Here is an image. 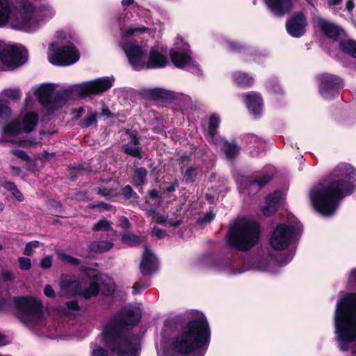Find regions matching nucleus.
Listing matches in <instances>:
<instances>
[{
    "instance_id": "4d7b16f0",
    "label": "nucleus",
    "mask_w": 356,
    "mask_h": 356,
    "mask_svg": "<svg viewBox=\"0 0 356 356\" xmlns=\"http://www.w3.org/2000/svg\"><path fill=\"white\" fill-rule=\"evenodd\" d=\"M97 193L106 198H110L113 195V191L112 189L105 187H99L97 189Z\"/></svg>"
},
{
    "instance_id": "aec40b11",
    "label": "nucleus",
    "mask_w": 356,
    "mask_h": 356,
    "mask_svg": "<svg viewBox=\"0 0 356 356\" xmlns=\"http://www.w3.org/2000/svg\"><path fill=\"white\" fill-rule=\"evenodd\" d=\"M244 97L249 111L256 117L259 116L264 104L261 95L257 92H252L245 95Z\"/></svg>"
},
{
    "instance_id": "680f3d73",
    "label": "nucleus",
    "mask_w": 356,
    "mask_h": 356,
    "mask_svg": "<svg viewBox=\"0 0 356 356\" xmlns=\"http://www.w3.org/2000/svg\"><path fill=\"white\" fill-rule=\"evenodd\" d=\"M243 138L247 144L252 143H257L259 140L258 136L252 134H248L245 135Z\"/></svg>"
},
{
    "instance_id": "49530a36",
    "label": "nucleus",
    "mask_w": 356,
    "mask_h": 356,
    "mask_svg": "<svg viewBox=\"0 0 356 356\" xmlns=\"http://www.w3.org/2000/svg\"><path fill=\"white\" fill-rule=\"evenodd\" d=\"M4 95L13 101H17L21 97V92L19 89L10 88L4 90Z\"/></svg>"
},
{
    "instance_id": "bf43d9fd",
    "label": "nucleus",
    "mask_w": 356,
    "mask_h": 356,
    "mask_svg": "<svg viewBox=\"0 0 356 356\" xmlns=\"http://www.w3.org/2000/svg\"><path fill=\"white\" fill-rule=\"evenodd\" d=\"M149 286V284H141L138 282L134 283L133 286V291L132 293L134 295L138 294L140 292L142 289H147Z\"/></svg>"
},
{
    "instance_id": "6e6d98bb",
    "label": "nucleus",
    "mask_w": 356,
    "mask_h": 356,
    "mask_svg": "<svg viewBox=\"0 0 356 356\" xmlns=\"http://www.w3.org/2000/svg\"><path fill=\"white\" fill-rule=\"evenodd\" d=\"M186 66H188V70L193 74H196L197 75L202 74V70L200 69V67L199 65H197L195 62H194L193 60L192 61L188 63Z\"/></svg>"
},
{
    "instance_id": "cd10ccee",
    "label": "nucleus",
    "mask_w": 356,
    "mask_h": 356,
    "mask_svg": "<svg viewBox=\"0 0 356 356\" xmlns=\"http://www.w3.org/2000/svg\"><path fill=\"white\" fill-rule=\"evenodd\" d=\"M75 288L81 291L76 293V294H79L86 300H89L92 297H96L100 292V286L97 280H91L87 288L81 289L80 286H76Z\"/></svg>"
},
{
    "instance_id": "473e14b6",
    "label": "nucleus",
    "mask_w": 356,
    "mask_h": 356,
    "mask_svg": "<svg viewBox=\"0 0 356 356\" xmlns=\"http://www.w3.org/2000/svg\"><path fill=\"white\" fill-rule=\"evenodd\" d=\"M272 180V177L268 174L254 173L251 179L249 180L250 186L257 185L259 189L268 184Z\"/></svg>"
},
{
    "instance_id": "7ed1b4c3",
    "label": "nucleus",
    "mask_w": 356,
    "mask_h": 356,
    "mask_svg": "<svg viewBox=\"0 0 356 356\" xmlns=\"http://www.w3.org/2000/svg\"><path fill=\"white\" fill-rule=\"evenodd\" d=\"M334 327L339 349L348 351L350 345L356 342V293H348L338 302Z\"/></svg>"
},
{
    "instance_id": "37998d69",
    "label": "nucleus",
    "mask_w": 356,
    "mask_h": 356,
    "mask_svg": "<svg viewBox=\"0 0 356 356\" xmlns=\"http://www.w3.org/2000/svg\"><path fill=\"white\" fill-rule=\"evenodd\" d=\"M81 271L86 276H87L88 278L91 279L92 280L97 281V280L99 278V275H102V273H99L97 270L90 268V267H86V266L81 267Z\"/></svg>"
},
{
    "instance_id": "9b49d317",
    "label": "nucleus",
    "mask_w": 356,
    "mask_h": 356,
    "mask_svg": "<svg viewBox=\"0 0 356 356\" xmlns=\"http://www.w3.org/2000/svg\"><path fill=\"white\" fill-rule=\"evenodd\" d=\"M79 58V52L74 44L68 42L66 44L54 49L49 60L56 66H68L77 62Z\"/></svg>"
},
{
    "instance_id": "69168bd1",
    "label": "nucleus",
    "mask_w": 356,
    "mask_h": 356,
    "mask_svg": "<svg viewBox=\"0 0 356 356\" xmlns=\"http://www.w3.org/2000/svg\"><path fill=\"white\" fill-rule=\"evenodd\" d=\"M179 186V182L177 179L174 182L171 183L170 185L167 186L164 189V193H170L175 191L176 188Z\"/></svg>"
},
{
    "instance_id": "58836bf2",
    "label": "nucleus",
    "mask_w": 356,
    "mask_h": 356,
    "mask_svg": "<svg viewBox=\"0 0 356 356\" xmlns=\"http://www.w3.org/2000/svg\"><path fill=\"white\" fill-rule=\"evenodd\" d=\"M123 152L125 154L132 156L138 159H142L143 158V154L142 148L140 146L130 145L126 144L122 146Z\"/></svg>"
},
{
    "instance_id": "e433bc0d",
    "label": "nucleus",
    "mask_w": 356,
    "mask_h": 356,
    "mask_svg": "<svg viewBox=\"0 0 356 356\" xmlns=\"http://www.w3.org/2000/svg\"><path fill=\"white\" fill-rule=\"evenodd\" d=\"M147 175V170L145 168H136L132 178L133 184L137 187L143 186L146 182Z\"/></svg>"
},
{
    "instance_id": "1a4fd4ad",
    "label": "nucleus",
    "mask_w": 356,
    "mask_h": 356,
    "mask_svg": "<svg viewBox=\"0 0 356 356\" xmlns=\"http://www.w3.org/2000/svg\"><path fill=\"white\" fill-rule=\"evenodd\" d=\"M114 79L108 76L97 78L80 83L76 89V94L81 99L104 93L113 86Z\"/></svg>"
},
{
    "instance_id": "20e7f679",
    "label": "nucleus",
    "mask_w": 356,
    "mask_h": 356,
    "mask_svg": "<svg viewBox=\"0 0 356 356\" xmlns=\"http://www.w3.org/2000/svg\"><path fill=\"white\" fill-rule=\"evenodd\" d=\"M354 188V184L349 181L334 179L326 186L311 191L310 199L313 207L321 215L330 216L336 212L340 200L351 195Z\"/></svg>"
},
{
    "instance_id": "a878e982",
    "label": "nucleus",
    "mask_w": 356,
    "mask_h": 356,
    "mask_svg": "<svg viewBox=\"0 0 356 356\" xmlns=\"http://www.w3.org/2000/svg\"><path fill=\"white\" fill-rule=\"evenodd\" d=\"M144 95L152 100H168L173 97L170 91L160 88L145 90Z\"/></svg>"
},
{
    "instance_id": "bb28decb",
    "label": "nucleus",
    "mask_w": 356,
    "mask_h": 356,
    "mask_svg": "<svg viewBox=\"0 0 356 356\" xmlns=\"http://www.w3.org/2000/svg\"><path fill=\"white\" fill-rule=\"evenodd\" d=\"M241 147L237 145L236 140L231 142L224 140V144L221 147V151L225 154L228 160L235 159L240 153Z\"/></svg>"
},
{
    "instance_id": "2eb2a0df",
    "label": "nucleus",
    "mask_w": 356,
    "mask_h": 356,
    "mask_svg": "<svg viewBox=\"0 0 356 356\" xmlns=\"http://www.w3.org/2000/svg\"><path fill=\"white\" fill-rule=\"evenodd\" d=\"M296 1V0H265L270 12L278 17L289 14L293 10Z\"/></svg>"
},
{
    "instance_id": "a19ab883",
    "label": "nucleus",
    "mask_w": 356,
    "mask_h": 356,
    "mask_svg": "<svg viewBox=\"0 0 356 356\" xmlns=\"http://www.w3.org/2000/svg\"><path fill=\"white\" fill-rule=\"evenodd\" d=\"M97 124V113L90 112L84 119L79 122V125L81 128H88L92 125L95 127Z\"/></svg>"
},
{
    "instance_id": "9d476101",
    "label": "nucleus",
    "mask_w": 356,
    "mask_h": 356,
    "mask_svg": "<svg viewBox=\"0 0 356 356\" xmlns=\"http://www.w3.org/2000/svg\"><path fill=\"white\" fill-rule=\"evenodd\" d=\"M318 81L319 94L327 100L338 97L344 86L343 80L332 74H321L318 76Z\"/></svg>"
},
{
    "instance_id": "f3484780",
    "label": "nucleus",
    "mask_w": 356,
    "mask_h": 356,
    "mask_svg": "<svg viewBox=\"0 0 356 356\" xmlns=\"http://www.w3.org/2000/svg\"><path fill=\"white\" fill-rule=\"evenodd\" d=\"M282 195L281 191H275L268 195L265 199L266 205L261 208L265 216L275 214L282 205Z\"/></svg>"
},
{
    "instance_id": "393cba45",
    "label": "nucleus",
    "mask_w": 356,
    "mask_h": 356,
    "mask_svg": "<svg viewBox=\"0 0 356 356\" xmlns=\"http://www.w3.org/2000/svg\"><path fill=\"white\" fill-rule=\"evenodd\" d=\"M232 78L235 84L240 88H250L254 82L253 76L242 71L234 72L232 74Z\"/></svg>"
},
{
    "instance_id": "b1692460",
    "label": "nucleus",
    "mask_w": 356,
    "mask_h": 356,
    "mask_svg": "<svg viewBox=\"0 0 356 356\" xmlns=\"http://www.w3.org/2000/svg\"><path fill=\"white\" fill-rule=\"evenodd\" d=\"M170 56L172 64L176 67L180 69L184 68L192 61V58L190 55L173 49L170 51Z\"/></svg>"
},
{
    "instance_id": "8fccbe9b",
    "label": "nucleus",
    "mask_w": 356,
    "mask_h": 356,
    "mask_svg": "<svg viewBox=\"0 0 356 356\" xmlns=\"http://www.w3.org/2000/svg\"><path fill=\"white\" fill-rule=\"evenodd\" d=\"M215 218V214L212 211L207 212L202 217L197 219V223L199 225H205L210 223Z\"/></svg>"
},
{
    "instance_id": "774afa93",
    "label": "nucleus",
    "mask_w": 356,
    "mask_h": 356,
    "mask_svg": "<svg viewBox=\"0 0 356 356\" xmlns=\"http://www.w3.org/2000/svg\"><path fill=\"white\" fill-rule=\"evenodd\" d=\"M68 170L70 172L71 179L72 180H76L78 177L77 173L80 170V168L68 166Z\"/></svg>"
},
{
    "instance_id": "0e129e2a",
    "label": "nucleus",
    "mask_w": 356,
    "mask_h": 356,
    "mask_svg": "<svg viewBox=\"0 0 356 356\" xmlns=\"http://www.w3.org/2000/svg\"><path fill=\"white\" fill-rule=\"evenodd\" d=\"M44 294L50 298L55 297V292L53 288L50 285H46L44 288Z\"/></svg>"
},
{
    "instance_id": "4c0bfd02",
    "label": "nucleus",
    "mask_w": 356,
    "mask_h": 356,
    "mask_svg": "<svg viewBox=\"0 0 356 356\" xmlns=\"http://www.w3.org/2000/svg\"><path fill=\"white\" fill-rule=\"evenodd\" d=\"M181 173L183 175V181L187 184H192L195 182L197 176V168L194 166L188 167L185 171L181 168Z\"/></svg>"
},
{
    "instance_id": "2f4dec72",
    "label": "nucleus",
    "mask_w": 356,
    "mask_h": 356,
    "mask_svg": "<svg viewBox=\"0 0 356 356\" xmlns=\"http://www.w3.org/2000/svg\"><path fill=\"white\" fill-rule=\"evenodd\" d=\"M339 48L344 54L356 59V41L355 40H340L339 42Z\"/></svg>"
},
{
    "instance_id": "4468645a",
    "label": "nucleus",
    "mask_w": 356,
    "mask_h": 356,
    "mask_svg": "<svg viewBox=\"0 0 356 356\" xmlns=\"http://www.w3.org/2000/svg\"><path fill=\"white\" fill-rule=\"evenodd\" d=\"M159 268L158 259L153 254L150 248L145 245L143 254L142 255L141 262L140 264V270L145 277L149 276L154 273Z\"/></svg>"
},
{
    "instance_id": "e2e57ef3",
    "label": "nucleus",
    "mask_w": 356,
    "mask_h": 356,
    "mask_svg": "<svg viewBox=\"0 0 356 356\" xmlns=\"http://www.w3.org/2000/svg\"><path fill=\"white\" fill-rule=\"evenodd\" d=\"M74 282L71 280H62L60 283V288L63 290L69 289L73 285Z\"/></svg>"
},
{
    "instance_id": "3c124183",
    "label": "nucleus",
    "mask_w": 356,
    "mask_h": 356,
    "mask_svg": "<svg viewBox=\"0 0 356 356\" xmlns=\"http://www.w3.org/2000/svg\"><path fill=\"white\" fill-rule=\"evenodd\" d=\"M147 29L145 27L143 28H129L127 30H126L122 35L123 39H128L127 38H129L134 35L136 32H141L144 33Z\"/></svg>"
},
{
    "instance_id": "ea45409f",
    "label": "nucleus",
    "mask_w": 356,
    "mask_h": 356,
    "mask_svg": "<svg viewBox=\"0 0 356 356\" xmlns=\"http://www.w3.org/2000/svg\"><path fill=\"white\" fill-rule=\"evenodd\" d=\"M113 246V243L111 242L94 241L90 244L89 249L91 252L97 253L109 250Z\"/></svg>"
},
{
    "instance_id": "6e6552de",
    "label": "nucleus",
    "mask_w": 356,
    "mask_h": 356,
    "mask_svg": "<svg viewBox=\"0 0 356 356\" xmlns=\"http://www.w3.org/2000/svg\"><path fill=\"white\" fill-rule=\"evenodd\" d=\"M298 229V227L297 225L286 223L278 224L270 238V245L276 250H282L288 248Z\"/></svg>"
},
{
    "instance_id": "72a5a7b5",
    "label": "nucleus",
    "mask_w": 356,
    "mask_h": 356,
    "mask_svg": "<svg viewBox=\"0 0 356 356\" xmlns=\"http://www.w3.org/2000/svg\"><path fill=\"white\" fill-rule=\"evenodd\" d=\"M220 124V118L217 113H212L209 118L207 133L210 137H215Z\"/></svg>"
},
{
    "instance_id": "c9c22d12",
    "label": "nucleus",
    "mask_w": 356,
    "mask_h": 356,
    "mask_svg": "<svg viewBox=\"0 0 356 356\" xmlns=\"http://www.w3.org/2000/svg\"><path fill=\"white\" fill-rule=\"evenodd\" d=\"M22 124L19 121H12L3 127V134L8 136H16L21 133Z\"/></svg>"
},
{
    "instance_id": "6ab92c4d",
    "label": "nucleus",
    "mask_w": 356,
    "mask_h": 356,
    "mask_svg": "<svg viewBox=\"0 0 356 356\" xmlns=\"http://www.w3.org/2000/svg\"><path fill=\"white\" fill-rule=\"evenodd\" d=\"M34 12L35 8L32 3L29 2L23 3L16 15L17 21L22 28H30V22Z\"/></svg>"
},
{
    "instance_id": "f8f14e48",
    "label": "nucleus",
    "mask_w": 356,
    "mask_h": 356,
    "mask_svg": "<svg viewBox=\"0 0 356 356\" xmlns=\"http://www.w3.org/2000/svg\"><path fill=\"white\" fill-rule=\"evenodd\" d=\"M316 24L323 35L333 42L340 41L346 34L341 25L321 17L317 18Z\"/></svg>"
},
{
    "instance_id": "0eeeda50",
    "label": "nucleus",
    "mask_w": 356,
    "mask_h": 356,
    "mask_svg": "<svg viewBox=\"0 0 356 356\" xmlns=\"http://www.w3.org/2000/svg\"><path fill=\"white\" fill-rule=\"evenodd\" d=\"M118 44L124 52L133 69L136 71L143 70L147 55L141 42L135 39H123L119 42Z\"/></svg>"
},
{
    "instance_id": "864d4df0",
    "label": "nucleus",
    "mask_w": 356,
    "mask_h": 356,
    "mask_svg": "<svg viewBox=\"0 0 356 356\" xmlns=\"http://www.w3.org/2000/svg\"><path fill=\"white\" fill-rule=\"evenodd\" d=\"M12 153L13 155L17 156V158L20 159L23 161L26 162H30L31 158L30 156L26 154V152L22 149H13Z\"/></svg>"
},
{
    "instance_id": "ddd939ff",
    "label": "nucleus",
    "mask_w": 356,
    "mask_h": 356,
    "mask_svg": "<svg viewBox=\"0 0 356 356\" xmlns=\"http://www.w3.org/2000/svg\"><path fill=\"white\" fill-rule=\"evenodd\" d=\"M307 17L302 12L295 13L286 22L287 33L293 38H300L306 33Z\"/></svg>"
},
{
    "instance_id": "603ef678",
    "label": "nucleus",
    "mask_w": 356,
    "mask_h": 356,
    "mask_svg": "<svg viewBox=\"0 0 356 356\" xmlns=\"http://www.w3.org/2000/svg\"><path fill=\"white\" fill-rule=\"evenodd\" d=\"M19 266L21 270H28L31 268V261L27 257H19L18 259Z\"/></svg>"
},
{
    "instance_id": "423d86ee",
    "label": "nucleus",
    "mask_w": 356,
    "mask_h": 356,
    "mask_svg": "<svg viewBox=\"0 0 356 356\" xmlns=\"http://www.w3.org/2000/svg\"><path fill=\"white\" fill-rule=\"evenodd\" d=\"M17 318L23 323H31L42 316L43 304L33 296L13 297Z\"/></svg>"
},
{
    "instance_id": "052dcab7",
    "label": "nucleus",
    "mask_w": 356,
    "mask_h": 356,
    "mask_svg": "<svg viewBox=\"0 0 356 356\" xmlns=\"http://www.w3.org/2000/svg\"><path fill=\"white\" fill-rule=\"evenodd\" d=\"M130 138H131V140L128 144H129L130 145H134V146H140V138L138 137V134L136 132L131 133L130 134Z\"/></svg>"
},
{
    "instance_id": "a211bd4d",
    "label": "nucleus",
    "mask_w": 356,
    "mask_h": 356,
    "mask_svg": "<svg viewBox=\"0 0 356 356\" xmlns=\"http://www.w3.org/2000/svg\"><path fill=\"white\" fill-rule=\"evenodd\" d=\"M168 58L159 50L151 49L147 60L144 62L143 69L162 68L167 65Z\"/></svg>"
},
{
    "instance_id": "7c9ffc66",
    "label": "nucleus",
    "mask_w": 356,
    "mask_h": 356,
    "mask_svg": "<svg viewBox=\"0 0 356 356\" xmlns=\"http://www.w3.org/2000/svg\"><path fill=\"white\" fill-rule=\"evenodd\" d=\"M38 115L35 112L27 113L22 120V129L25 133H31L37 125Z\"/></svg>"
},
{
    "instance_id": "de8ad7c7",
    "label": "nucleus",
    "mask_w": 356,
    "mask_h": 356,
    "mask_svg": "<svg viewBox=\"0 0 356 356\" xmlns=\"http://www.w3.org/2000/svg\"><path fill=\"white\" fill-rule=\"evenodd\" d=\"M11 113V109L7 101L0 100V118H8Z\"/></svg>"
},
{
    "instance_id": "4be33fe9",
    "label": "nucleus",
    "mask_w": 356,
    "mask_h": 356,
    "mask_svg": "<svg viewBox=\"0 0 356 356\" xmlns=\"http://www.w3.org/2000/svg\"><path fill=\"white\" fill-rule=\"evenodd\" d=\"M72 95V91L70 89H65L62 91L57 92L54 96L52 95L51 104L48 108V110L51 112H54L58 108L62 107L71 97Z\"/></svg>"
},
{
    "instance_id": "c756f323",
    "label": "nucleus",
    "mask_w": 356,
    "mask_h": 356,
    "mask_svg": "<svg viewBox=\"0 0 356 356\" xmlns=\"http://www.w3.org/2000/svg\"><path fill=\"white\" fill-rule=\"evenodd\" d=\"M228 49L234 53H245L247 52L250 56H254L257 55L256 51L254 50H250L248 46L239 41L227 40H226Z\"/></svg>"
},
{
    "instance_id": "c85d7f7f",
    "label": "nucleus",
    "mask_w": 356,
    "mask_h": 356,
    "mask_svg": "<svg viewBox=\"0 0 356 356\" xmlns=\"http://www.w3.org/2000/svg\"><path fill=\"white\" fill-rule=\"evenodd\" d=\"M121 241L129 247H136L146 243L147 236L128 232L122 235Z\"/></svg>"
},
{
    "instance_id": "412c9836",
    "label": "nucleus",
    "mask_w": 356,
    "mask_h": 356,
    "mask_svg": "<svg viewBox=\"0 0 356 356\" xmlns=\"http://www.w3.org/2000/svg\"><path fill=\"white\" fill-rule=\"evenodd\" d=\"M54 91V86L51 83L42 84L39 88L35 91V94L38 97V102L40 104L47 108H49L52 95Z\"/></svg>"
},
{
    "instance_id": "5fc2aeb1",
    "label": "nucleus",
    "mask_w": 356,
    "mask_h": 356,
    "mask_svg": "<svg viewBox=\"0 0 356 356\" xmlns=\"http://www.w3.org/2000/svg\"><path fill=\"white\" fill-rule=\"evenodd\" d=\"M40 266L43 269H49L52 266V256L47 255L43 257L40 262Z\"/></svg>"
},
{
    "instance_id": "c03bdc74",
    "label": "nucleus",
    "mask_w": 356,
    "mask_h": 356,
    "mask_svg": "<svg viewBox=\"0 0 356 356\" xmlns=\"http://www.w3.org/2000/svg\"><path fill=\"white\" fill-rule=\"evenodd\" d=\"M122 194L125 200H130L131 198L138 199V195L133 190L130 185H126L122 188Z\"/></svg>"
},
{
    "instance_id": "79ce46f5",
    "label": "nucleus",
    "mask_w": 356,
    "mask_h": 356,
    "mask_svg": "<svg viewBox=\"0 0 356 356\" xmlns=\"http://www.w3.org/2000/svg\"><path fill=\"white\" fill-rule=\"evenodd\" d=\"M92 229L93 232L109 231L111 229V223L106 219H102L93 225Z\"/></svg>"
},
{
    "instance_id": "13d9d810",
    "label": "nucleus",
    "mask_w": 356,
    "mask_h": 356,
    "mask_svg": "<svg viewBox=\"0 0 356 356\" xmlns=\"http://www.w3.org/2000/svg\"><path fill=\"white\" fill-rule=\"evenodd\" d=\"M65 305L69 310L79 312L81 309L80 306L79 305V302L76 300L67 301L65 302Z\"/></svg>"
},
{
    "instance_id": "5701e85b",
    "label": "nucleus",
    "mask_w": 356,
    "mask_h": 356,
    "mask_svg": "<svg viewBox=\"0 0 356 356\" xmlns=\"http://www.w3.org/2000/svg\"><path fill=\"white\" fill-rule=\"evenodd\" d=\"M97 282L100 286V292L105 296H111L115 292V285L113 279L106 275H99Z\"/></svg>"
},
{
    "instance_id": "39448f33",
    "label": "nucleus",
    "mask_w": 356,
    "mask_h": 356,
    "mask_svg": "<svg viewBox=\"0 0 356 356\" xmlns=\"http://www.w3.org/2000/svg\"><path fill=\"white\" fill-rule=\"evenodd\" d=\"M261 227L258 222L245 218L236 219L229 227L225 238L234 250L247 252L259 243Z\"/></svg>"
},
{
    "instance_id": "f257e3e1",
    "label": "nucleus",
    "mask_w": 356,
    "mask_h": 356,
    "mask_svg": "<svg viewBox=\"0 0 356 356\" xmlns=\"http://www.w3.org/2000/svg\"><path fill=\"white\" fill-rule=\"evenodd\" d=\"M141 318L140 311L133 309H121L104 326L101 333L104 347L95 344L91 356H109L108 350L116 356H137L138 349L134 344V335L130 330Z\"/></svg>"
},
{
    "instance_id": "dca6fc26",
    "label": "nucleus",
    "mask_w": 356,
    "mask_h": 356,
    "mask_svg": "<svg viewBox=\"0 0 356 356\" xmlns=\"http://www.w3.org/2000/svg\"><path fill=\"white\" fill-rule=\"evenodd\" d=\"M0 58L9 66L14 67H19L24 64L27 60L26 55L14 45L10 46L4 50L3 54H1Z\"/></svg>"
},
{
    "instance_id": "a18cd8bd",
    "label": "nucleus",
    "mask_w": 356,
    "mask_h": 356,
    "mask_svg": "<svg viewBox=\"0 0 356 356\" xmlns=\"http://www.w3.org/2000/svg\"><path fill=\"white\" fill-rule=\"evenodd\" d=\"M59 259L74 266H77L81 264L80 259L65 253H60Z\"/></svg>"
},
{
    "instance_id": "f03ea898",
    "label": "nucleus",
    "mask_w": 356,
    "mask_h": 356,
    "mask_svg": "<svg viewBox=\"0 0 356 356\" xmlns=\"http://www.w3.org/2000/svg\"><path fill=\"white\" fill-rule=\"evenodd\" d=\"M164 325L170 329H181L171 343V348L175 353L186 355L209 346L210 343L211 329L203 314L187 322L184 316L177 315L165 320Z\"/></svg>"
},
{
    "instance_id": "f704fd0d",
    "label": "nucleus",
    "mask_w": 356,
    "mask_h": 356,
    "mask_svg": "<svg viewBox=\"0 0 356 356\" xmlns=\"http://www.w3.org/2000/svg\"><path fill=\"white\" fill-rule=\"evenodd\" d=\"M10 15V7L8 0H0V27L6 25Z\"/></svg>"
},
{
    "instance_id": "338daca9",
    "label": "nucleus",
    "mask_w": 356,
    "mask_h": 356,
    "mask_svg": "<svg viewBox=\"0 0 356 356\" xmlns=\"http://www.w3.org/2000/svg\"><path fill=\"white\" fill-rule=\"evenodd\" d=\"M3 188L6 189L8 191L13 192L15 191L17 187L15 182L10 181H6L3 185Z\"/></svg>"
},
{
    "instance_id": "09e8293b",
    "label": "nucleus",
    "mask_w": 356,
    "mask_h": 356,
    "mask_svg": "<svg viewBox=\"0 0 356 356\" xmlns=\"http://www.w3.org/2000/svg\"><path fill=\"white\" fill-rule=\"evenodd\" d=\"M89 208L91 209H98V211L101 212L102 211H111L113 206L110 204L100 202L97 204H90Z\"/></svg>"
}]
</instances>
